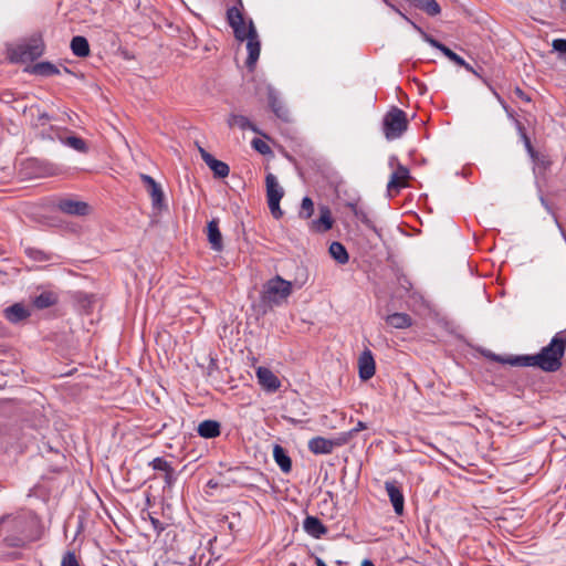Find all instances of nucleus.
<instances>
[{
	"instance_id": "obj_1",
	"label": "nucleus",
	"mask_w": 566,
	"mask_h": 566,
	"mask_svg": "<svg viewBox=\"0 0 566 566\" xmlns=\"http://www.w3.org/2000/svg\"><path fill=\"white\" fill-rule=\"evenodd\" d=\"M566 349V337L557 333L551 343L536 354L538 368L547 373L557 371L562 366V358Z\"/></svg>"
},
{
	"instance_id": "obj_2",
	"label": "nucleus",
	"mask_w": 566,
	"mask_h": 566,
	"mask_svg": "<svg viewBox=\"0 0 566 566\" xmlns=\"http://www.w3.org/2000/svg\"><path fill=\"white\" fill-rule=\"evenodd\" d=\"M291 293L292 282L276 275L264 284L262 301L271 306L280 305L291 295Z\"/></svg>"
},
{
	"instance_id": "obj_3",
	"label": "nucleus",
	"mask_w": 566,
	"mask_h": 566,
	"mask_svg": "<svg viewBox=\"0 0 566 566\" xmlns=\"http://www.w3.org/2000/svg\"><path fill=\"white\" fill-rule=\"evenodd\" d=\"M407 128L408 119L406 113L402 109L392 106L386 113L382 119V130L385 137L388 140L397 139L401 137V135L407 130Z\"/></svg>"
},
{
	"instance_id": "obj_4",
	"label": "nucleus",
	"mask_w": 566,
	"mask_h": 566,
	"mask_svg": "<svg viewBox=\"0 0 566 566\" xmlns=\"http://www.w3.org/2000/svg\"><path fill=\"white\" fill-rule=\"evenodd\" d=\"M392 9L399 13L407 22H409L412 28L419 32V34L421 35V38L427 42L429 43L432 48L439 50L440 52H442V54L444 56H447L450 61L454 62L455 64L460 65V64H464V60L458 55L457 53H454L451 49H449L448 46H446L444 44H442L441 42H439L438 40H436L434 38H432L430 34H428L427 32H424L418 24H416L413 21H411L406 14H403L399 9L395 8L392 6Z\"/></svg>"
},
{
	"instance_id": "obj_5",
	"label": "nucleus",
	"mask_w": 566,
	"mask_h": 566,
	"mask_svg": "<svg viewBox=\"0 0 566 566\" xmlns=\"http://www.w3.org/2000/svg\"><path fill=\"white\" fill-rule=\"evenodd\" d=\"M242 9L243 7L241 8L237 2L235 6L227 10L228 23L233 29L235 39L241 42L244 40L249 41L251 38L250 24L248 27L245 25Z\"/></svg>"
},
{
	"instance_id": "obj_6",
	"label": "nucleus",
	"mask_w": 566,
	"mask_h": 566,
	"mask_svg": "<svg viewBox=\"0 0 566 566\" xmlns=\"http://www.w3.org/2000/svg\"><path fill=\"white\" fill-rule=\"evenodd\" d=\"M148 465L154 471H157V472L161 473V476H163L164 482H165L164 489H171L176 484L177 478H178V473L172 468L171 463L169 461H167L165 458L157 457V458L153 459L148 463Z\"/></svg>"
},
{
	"instance_id": "obj_7",
	"label": "nucleus",
	"mask_w": 566,
	"mask_h": 566,
	"mask_svg": "<svg viewBox=\"0 0 566 566\" xmlns=\"http://www.w3.org/2000/svg\"><path fill=\"white\" fill-rule=\"evenodd\" d=\"M409 169L401 165H397V169L390 175L387 184V191L391 196L392 191L398 192L401 188L407 187V180L409 179Z\"/></svg>"
},
{
	"instance_id": "obj_8",
	"label": "nucleus",
	"mask_w": 566,
	"mask_h": 566,
	"mask_svg": "<svg viewBox=\"0 0 566 566\" xmlns=\"http://www.w3.org/2000/svg\"><path fill=\"white\" fill-rule=\"evenodd\" d=\"M57 208L60 211L71 216H86L90 211L86 202L71 198L59 200Z\"/></svg>"
},
{
	"instance_id": "obj_9",
	"label": "nucleus",
	"mask_w": 566,
	"mask_h": 566,
	"mask_svg": "<svg viewBox=\"0 0 566 566\" xmlns=\"http://www.w3.org/2000/svg\"><path fill=\"white\" fill-rule=\"evenodd\" d=\"M250 34L251 38L247 42V50H248V59H247V66L249 69H252L260 56L261 51V44L258 39V33L254 27V23L252 20H250Z\"/></svg>"
},
{
	"instance_id": "obj_10",
	"label": "nucleus",
	"mask_w": 566,
	"mask_h": 566,
	"mask_svg": "<svg viewBox=\"0 0 566 566\" xmlns=\"http://www.w3.org/2000/svg\"><path fill=\"white\" fill-rule=\"evenodd\" d=\"M385 489L397 515L403 513L405 497L402 491L396 481H386Z\"/></svg>"
},
{
	"instance_id": "obj_11",
	"label": "nucleus",
	"mask_w": 566,
	"mask_h": 566,
	"mask_svg": "<svg viewBox=\"0 0 566 566\" xmlns=\"http://www.w3.org/2000/svg\"><path fill=\"white\" fill-rule=\"evenodd\" d=\"M376 370L374 356L369 349H365L358 358V374L364 381L369 380Z\"/></svg>"
},
{
	"instance_id": "obj_12",
	"label": "nucleus",
	"mask_w": 566,
	"mask_h": 566,
	"mask_svg": "<svg viewBox=\"0 0 566 566\" xmlns=\"http://www.w3.org/2000/svg\"><path fill=\"white\" fill-rule=\"evenodd\" d=\"M199 153L206 165L213 171L214 177L224 178L229 175L230 168L226 163L218 160L202 147H199Z\"/></svg>"
},
{
	"instance_id": "obj_13",
	"label": "nucleus",
	"mask_w": 566,
	"mask_h": 566,
	"mask_svg": "<svg viewBox=\"0 0 566 566\" xmlns=\"http://www.w3.org/2000/svg\"><path fill=\"white\" fill-rule=\"evenodd\" d=\"M256 378L261 387L270 392L276 391L281 386L279 378L266 367L256 369Z\"/></svg>"
},
{
	"instance_id": "obj_14",
	"label": "nucleus",
	"mask_w": 566,
	"mask_h": 566,
	"mask_svg": "<svg viewBox=\"0 0 566 566\" xmlns=\"http://www.w3.org/2000/svg\"><path fill=\"white\" fill-rule=\"evenodd\" d=\"M44 45L40 39H33L18 48L19 57L21 60H35L42 55Z\"/></svg>"
},
{
	"instance_id": "obj_15",
	"label": "nucleus",
	"mask_w": 566,
	"mask_h": 566,
	"mask_svg": "<svg viewBox=\"0 0 566 566\" xmlns=\"http://www.w3.org/2000/svg\"><path fill=\"white\" fill-rule=\"evenodd\" d=\"M492 359L502 364H509L511 366L538 367V360L536 358V355H520L503 358L499 355L493 354Z\"/></svg>"
},
{
	"instance_id": "obj_16",
	"label": "nucleus",
	"mask_w": 566,
	"mask_h": 566,
	"mask_svg": "<svg viewBox=\"0 0 566 566\" xmlns=\"http://www.w3.org/2000/svg\"><path fill=\"white\" fill-rule=\"evenodd\" d=\"M140 180L143 181V184L147 188L148 193L151 197L153 206L160 208L164 201V192L160 185L156 182V180L153 177L146 174L140 175Z\"/></svg>"
},
{
	"instance_id": "obj_17",
	"label": "nucleus",
	"mask_w": 566,
	"mask_h": 566,
	"mask_svg": "<svg viewBox=\"0 0 566 566\" xmlns=\"http://www.w3.org/2000/svg\"><path fill=\"white\" fill-rule=\"evenodd\" d=\"M337 446L338 442L324 437H315L308 441V450L314 454H329Z\"/></svg>"
},
{
	"instance_id": "obj_18",
	"label": "nucleus",
	"mask_w": 566,
	"mask_h": 566,
	"mask_svg": "<svg viewBox=\"0 0 566 566\" xmlns=\"http://www.w3.org/2000/svg\"><path fill=\"white\" fill-rule=\"evenodd\" d=\"M334 220L327 206L319 207V218L311 222V229L315 232H326L333 228Z\"/></svg>"
},
{
	"instance_id": "obj_19",
	"label": "nucleus",
	"mask_w": 566,
	"mask_h": 566,
	"mask_svg": "<svg viewBox=\"0 0 566 566\" xmlns=\"http://www.w3.org/2000/svg\"><path fill=\"white\" fill-rule=\"evenodd\" d=\"M304 532L313 538H321L327 534V527L322 521L313 515H307L303 521Z\"/></svg>"
},
{
	"instance_id": "obj_20",
	"label": "nucleus",
	"mask_w": 566,
	"mask_h": 566,
	"mask_svg": "<svg viewBox=\"0 0 566 566\" xmlns=\"http://www.w3.org/2000/svg\"><path fill=\"white\" fill-rule=\"evenodd\" d=\"M207 235L208 241L211 245V249L214 251H222L223 249V242H222V234L219 230V220L212 219L207 224Z\"/></svg>"
},
{
	"instance_id": "obj_21",
	"label": "nucleus",
	"mask_w": 566,
	"mask_h": 566,
	"mask_svg": "<svg viewBox=\"0 0 566 566\" xmlns=\"http://www.w3.org/2000/svg\"><path fill=\"white\" fill-rule=\"evenodd\" d=\"M30 315L31 312L21 303H15L4 310L6 318L12 324H18L27 319Z\"/></svg>"
},
{
	"instance_id": "obj_22",
	"label": "nucleus",
	"mask_w": 566,
	"mask_h": 566,
	"mask_svg": "<svg viewBox=\"0 0 566 566\" xmlns=\"http://www.w3.org/2000/svg\"><path fill=\"white\" fill-rule=\"evenodd\" d=\"M269 105L272 112L282 120L287 122L290 117L289 109L285 107L283 102L279 98L274 90H269L268 94Z\"/></svg>"
},
{
	"instance_id": "obj_23",
	"label": "nucleus",
	"mask_w": 566,
	"mask_h": 566,
	"mask_svg": "<svg viewBox=\"0 0 566 566\" xmlns=\"http://www.w3.org/2000/svg\"><path fill=\"white\" fill-rule=\"evenodd\" d=\"M266 197L268 201L281 200L284 196V190L280 186L277 178L273 174H268L265 177Z\"/></svg>"
},
{
	"instance_id": "obj_24",
	"label": "nucleus",
	"mask_w": 566,
	"mask_h": 566,
	"mask_svg": "<svg viewBox=\"0 0 566 566\" xmlns=\"http://www.w3.org/2000/svg\"><path fill=\"white\" fill-rule=\"evenodd\" d=\"M273 458L282 472H284V473L291 472L292 460L282 446L275 444L273 447Z\"/></svg>"
},
{
	"instance_id": "obj_25",
	"label": "nucleus",
	"mask_w": 566,
	"mask_h": 566,
	"mask_svg": "<svg viewBox=\"0 0 566 566\" xmlns=\"http://www.w3.org/2000/svg\"><path fill=\"white\" fill-rule=\"evenodd\" d=\"M198 433L206 439H212L220 436V423L216 420H205L199 423Z\"/></svg>"
},
{
	"instance_id": "obj_26",
	"label": "nucleus",
	"mask_w": 566,
	"mask_h": 566,
	"mask_svg": "<svg viewBox=\"0 0 566 566\" xmlns=\"http://www.w3.org/2000/svg\"><path fill=\"white\" fill-rule=\"evenodd\" d=\"M410 4L428 15L436 17L441 12V8L436 0H408Z\"/></svg>"
},
{
	"instance_id": "obj_27",
	"label": "nucleus",
	"mask_w": 566,
	"mask_h": 566,
	"mask_svg": "<svg viewBox=\"0 0 566 566\" xmlns=\"http://www.w3.org/2000/svg\"><path fill=\"white\" fill-rule=\"evenodd\" d=\"M71 50L75 56L85 57L90 55V44L86 38L76 35L71 40Z\"/></svg>"
},
{
	"instance_id": "obj_28",
	"label": "nucleus",
	"mask_w": 566,
	"mask_h": 566,
	"mask_svg": "<svg viewBox=\"0 0 566 566\" xmlns=\"http://www.w3.org/2000/svg\"><path fill=\"white\" fill-rule=\"evenodd\" d=\"M386 323L394 328H407L411 326L412 318L406 313H394L386 317Z\"/></svg>"
},
{
	"instance_id": "obj_29",
	"label": "nucleus",
	"mask_w": 566,
	"mask_h": 566,
	"mask_svg": "<svg viewBox=\"0 0 566 566\" xmlns=\"http://www.w3.org/2000/svg\"><path fill=\"white\" fill-rule=\"evenodd\" d=\"M228 125L230 127H239L241 130L250 129L254 133H260L259 129L250 122L247 116L239 114H231L228 118Z\"/></svg>"
},
{
	"instance_id": "obj_30",
	"label": "nucleus",
	"mask_w": 566,
	"mask_h": 566,
	"mask_svg": "<svg viewBox=\"0 0 566 566\" xmlns=\"http://www.w3.org/2000/svg\"><path fill=\"white\" fill-rule=\"evenodd\" d=\"M57 302V296L50 291H44L41 294L36 295L32 303L39 310H44L55 305Z\"/></svg>"
},
{
	"instance_id": "obj_31",
	"label": "nucleus",
	"mask_w": 566,
	"mask_h": 566,
	"mask_svg": "<svg viewBox=\"0 0 566 566\" xmlns=\"http://www.w3.org/2000/svg\"><path fill=\"white\" fill-rule=\"evenodd\" d=\"M328 252L331 256L337 261L339 264H346L349 260L348 252L346 248L340 242H332L329 245Z\"/></svg>"
},
{
	"instance_id": "obj_32",
	"label": "nucleus",
	"mask_w": 566,
	"mask_h": 566,
	"mask_svg": "<svg viewBox=\"0 0 566 566\" xmlns=\"http://www.w3.org/2000/svg\"><path fill=\"white\" fill-rule=\"evenodd\" d=\"M32 71L34 74L41 76H52L60 74V70L57 69V66L48 61L36 63L33 66Z\"/></svg>"
},
{
	"instance_id": "obj_33",
	"label": "nucleus",
	"mask_w": 566,
	"mask_h": 566,
	"mask_svg": "<svg viewBox=\"0 0 566 566\" xmlns=\"http://www.w3.org/2000/svg\"><path fill=\"white\" fill-rule=\"evenodd\" d=\"M64 145L73 148L74 150L78 153H86L87 151V145L86 142L77 136H69L63 140Z\"/></svg>"
},
{
	"instance_id": "obj_34",
	"label": "nucleus",
	"mask_w": 566,
	"mask_h": 566,
	"mask_svg": "<svg viewBox=\"0 0 566 566\" xmlns=\"http://www.w3.org/2000/svg\"><path fill=\"white\" fill-rule=\"evenodd\" d=\"M314 213V203L310 197H304L298 212L300 218L310 219Z\"/></svg>"
},
{
	"instance_id": "obj_35",
	"label": "nucleus",
	"mask_w": 566,
	"mask_h": 566,
	"mask_svg": "<svg viewBox=\"0 0 566 566\" xmlns=\"http://www.w3.org/2000/svg\"><path fill=\"white\" fill-rule=\"evenodd\" d=\"M355 217L357 219H359L365 226H367L369 229H371L375 233H377L378 235H380L378 229L376 228V226L373 223V221L369 219L367 212L361 209V208H358V209H355V212H354Z\"/></svg>"
},
{
	"instance_id": "obj_36",
	"label": "nucleus",
	"mask_w": 566,
	"mask_h": 566,
	"mask_svg": "<svg viewBox=\"0 0 566 566\" xmlns=\"http://www.w3.org/2000/svg\"><path fill=\"white\" fill-rule=\"evenodd\" d=\"M251 144L252 147L261 155H272L271 147L264 140L254 138Z\"/></svg>"
},
{
	"instance_id": "obj_37",
	"label": "nucleus",
	"mask_w": 566,
	"mask_h": 566,
	"mask_svg": "<svg viewBox=\"0 0 566 566\" xmlns=\"http://www.w3.org/2000/svg\"><path fill=\"white\" fill-rule=\"evenodd\" d=\"M27 254L34 261L41 262V261L49 260V256L45 252H43L42 250L35 249V248L27 249Z\"/></svg>"
},
{
	"instance_id": "obj_38",
	"label": "nucleus",
	"mask_w": 566,
	"mask_h": 566,
	"mask_svg": "<svg viewBox=\"0 0 566 566\" xmlns=\"http://www.w3.org/2000/svg\"><path fill=\"white\" fill-rule=\"evenodd\" d=\"M552 45L566 60V39H555Z\"/></svg>"
},
{
	"instance_id": "obj_39",
	"label": "nucleus",
	"mask_w": 566,
	"mask_h": 566,
	"mask_svg": "<svg viewBox=\"0 0 566 566\" xmlns=\"http://www.w3.org/2000/svg\"><path fill=\"white\" fill-rule=\"evenodd\" d=\"M517 128L521 133V137L524 142L525 148L527 149V151L530 153L531 156H534L535 150L532 146V143H531L530 138L527 137L526 133L524 132L523 126L518 122H517Z\"/></svg>"
},
{
	"instance_id": "obj_40",
	"label": "nucleus",
	"mask_w": 566,
	"mask_h": 566,
	"mask_svg": "<svg viewBox=\"0 0 566 566\" xmlns=\"http://www.w3.org/2000/svg\"><path fill=\"white\" fill-rule=\"evenodd\" d=\"M61 566H80L73 552H66L62 558Z\"/></svg>"
},
{
	"instance_id": "obj_41",
	"label": "nucleus",
	"mask_w": 566,
	"mask_h": 566,
	"mask_svg": "<svg viewBox=\"0 0 566 566\" xmlns=\"http://www.w3.org/2000/svg\"><path fill=\"white\" fill-rule=\"evenodd\" d=\"M3 541L9 547H22L24 545V539L20 536H6Z\"/></svg>"
},
{
	"instance_id": "obj_42",
	"label": "nucleus",
	"mask_w": 566,
	"mask_h": 566,
	"mask_svg": "<svg viewBox=\"0 0 566 566\" xmlns=\"http://www.w3.org/2000/svg\"><path fill=\"white\" fill-rule=\"evenodd\" d=\"M280 201L281 200H271V201H268V205H269V208H270V211L271 213L273 214L274 218L279 219L282 217L283 212L280 208Z\"/></svg>"
},
{
	"instance_id": "obj_43",
	"label": "nucleus",
	"mask_w": 566,
	"mask_h": 566,
	"mask_svg": "<svg viewBox=\"0 0 566 566\" xmlns=\"http://www.w3.org/2000/svg\"><path fill=\"white\" fill-rule=\"evenodd\" d=\"M399 285L406 292H409L411 290V287H412L411 282L406 276L399 277Z\"/></svg>"
},
{
	"instance_id": "obj_44",
	"label": "nucleus",
	"mask_w": 566,
	"mask_h": 566,
	"mask_svg": "<svg viewBox=\"0 0 566 566\" xmlns=\"http://www.w3.org/2000/svg\"><path fill=\"white\" fill-rule=\"evenodd\" d=\"M367 428L366 423L363 422V421H358L357 426L355 428L352 429V432L353 433H356L360 430H365Z\"/></svg>"
},
{
	"instance_id": "obj_45",
	"label": "nucleus",
	"mask_w": 566,
	"mask_h": 566,
	"mask_svg": "<svg viewBox=\"0 0 566 566\" xmlns=\"http://www.w3.org/2000/svg\"><path fill=\"white\" fill-rule=\"evenodd\" d=\"M515 94L524 101H530V97L520 87L515 88Z\"/></svg>"
},
{
	"instance_id": "obj_46",
	"label": "nucleus",
	"mask_w": 566,
	"mask_h": 566,
	"mask_svg": "<svg viewBox=\"0 0 566 566\" xmlns=\"http://www.w3.org/2000/svg\"><path fill=\"white\" fill-rule=\"evenodd\" d=\"M494 95L496 96L497 101L502 104L503 108L509 113V107L505 104V102L502 99V97L496 92H494Z\"/></svg>"
},
{
	"instance_id": "obj_47",
	"label": "nucleus",
	"mask_w": 566,
	"mask_h": 566,
	"mask_svg": "<svg viewBox=\"0 0 566 566\" xmlns=\"http://www.w3.org/2000/svg\"><path fill=\"white\" fill-rule=\"evenodd\" d=\"M460 66L464 67L469 72L475 73L473 67L469 63H467L465 61H464V64H460Z\"/></svg>"
},
{
	"instance_id": "obj_48",
	"label": "nucleus",
	"mask_w": 566,
	"mask_h": 566,
	"mask_svg": "<svg viewBox=\"0 0 566 566\" xmlns=\"http://www.w3.org/2000/svg\"><path fill=\"white\" fill-rule=\"evenodd\" d=\"M347 206L350 208V210L353 211V213L355 212V209H358L359 207L357 206V203L355 202H349L347 203Z\"/></svg>"
},
{
	"instance_id": "obj_49",
	"label": "nucleus",
	"mask_w": 566,
	"mask_h": 566,
	"mask_svg": "<svg viewBox=\"0 0 566 566\" xmlns=\"http://www.w3.org/2000/svg\"><path fill=\"white\" fill-rule=\"evenodd\" d=\"M361 566H375L370 559H364Z\"/></svg>"
},
{
	"instance_id": "obj_50",
	"label": "nucleus",
	"mask_w": 566,
	"mask_h": 566,
	"mask_svg": "<svg viewBox=\"0 0 566 566\" xmlns=\"http://www.w3.org/2000/svg\"><path fill=\"white\" fill-rule=\"evenodd\" d=\"M315 563H316V566H327V565L324 563V560H323V559H321V558H318V557L316 558Z\"/></svg>"
},
{
	"instance_id": "obj_51",
	"label": "nucleus",
	"mask_w": 566,
	"mask_h": 566,
	"mask_svg": "<svg viewBox=\"0 0 566 566\" xmlns=\"http://www.w3.org/2000/svg\"><path fill=\"white\" fill-rule=\"evenodd\" d=\"M541 202H542V205H543L547 210H549V206H548L547 201L544 199V197H541Z\"/></svg>"
},
{
	"instance_id": "obj_52",
	"label": "nucleus",
	"mask_w": 566,
	"mask_h": 566,
	"mask_svg": "<svg viewBox=\"0 0 566 566\" xmlns=\"http://www.w3.org/2000/svg\"><path fill=\"white\" fill-rule=\"evenodd\" d=\"M151 523H153V525H154L156 528H158V524H159L158 520H156V518H153V517H151Z\"/></svg>"
},
{
	"instance_id": "obj_53",
	"label": "nucleus",
	"mask_w": 566,
	"mask_h": 566,
	"mask_svg": "<svg viewBox=\"0 0 566 566\" xmlns=\"http://www.w3.org/2000/svg\"><path fill=\"white\" fill-rule=\"evenodd\" d=\"M562 9L566 12V0H562Z\"/></svg>"
},
{
	"instance_id": "obj_54",
	"label": "nucleus",
	"mask_w": 566,
	"mask_h": 566,
	"mask_svg": "<svg viewBox=\"0 0 566 566\" xmlns=\"http://www.w3.org/2000/svg\"><path fill=\"white\" fill-rule=\"evenodd\" d=\"M40 118L46 119V118H49V116H48L46 114H42V115L40 116Z\"/></svg>"
},
{
	"instance_id": "obj_55",
	"label": "nucleus",
	"mask_w": 566,
	"mask_h": 566,
	"mask_svg": "<svg viewBox=\"0 0 566 566\" xmlns=\"http://www.w3.org/2000/svg\"><path fill=\"white\" fill-rule=\"evenodd\" d=\"M238 4L242 8L243 7V2L242 0H237Z\"/></svg>"
},
{
	"instance_id": "obj_56",
	"label": "nucleus",
	"mask_w": 566,
	"mask_h": 566,
	"mask_svg": "<svg viewBox=\"0 0 566 566\" xmlns=\"http://www.w3.org/2000/svg\"><path fill=\"white\" fill-rule=\"evenodd\" d=\"M395 160H397V158H396V157H391V158H390V165H391V166H392V163H394Z\"/></svg>"
}]
</instances>
